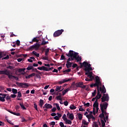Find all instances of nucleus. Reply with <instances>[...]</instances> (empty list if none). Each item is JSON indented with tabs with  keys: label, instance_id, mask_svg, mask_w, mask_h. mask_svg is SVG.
Listing matches in <instances>:
<instances>
[{
	"label": "nucleus",
	"instance_id": "8",
	"mask_svg": "<svg viewBox=\"0 0 127 127\" xmlns=\"http://www.w3.org/2000/svg\"><path fill=\"white\" fill-rule=\"evenodd\" d=\"M67 117L69 119V120H71V121H73L74 120V114L71 113L70 114V112H68L66 114Z\"/></svg>",
	"mask_w": 127,
	"mask_h": 127
},
{
	"label": "nucleus",
	"instance_id": "32",
	"mask_svg": "<svg viewBox=\"0 0 127 127\" xmlns=\"http://www.w3.org/2000/svg\"><path fill=\"white\" fill-rule=\"evenodd\" d=\"M32 54H34V55H35V56H36V57H39V56H40L39 55V54H38L37 53H36V52L35 51H33L32 52Z\"/></svg>",
	"mask_w": 127,
	"mask_h": 127
},
{
	"label": "nucleus",
	"instance_id": "38",
	"mask_svg": "<svg viewBox=\"0 0 127 127\" xmlns=\"http://www.w3.org/2000/svg\"><path fill=\"white\" fill-rule=\"evenodd\" d=\"M0 102H5L4 97L0 96Z\"/></svg>",
	"mask_w": 127,
	"mask_h": 127
},
{
	"label": "nucleus",
	"instance_id": "45",
	"mask_svg": "<svg viewBox=\"0 0 127 127\" xmlns=\"http://www.w3.org/2000/svg\"><path fill=\"white\" fill-rule=\"evenodd\" d=\"M100 90L98 89H97V96L102 97V94H101L100 92Z\"/></svg>",
	"mask_w": 127,
	"mask_h": 127
},
{
	"label": "nucleus",
	"instance_id": "5",
	"mask_svg": "<svg viewBox=\"0 0 127 127\" xmlns=\"http://www.w3.org/2000/svg\"><path fill=\"white\" fill-rule=\"evenodd\" d=\"M101 102L104 103L105 102H109V94H104L101 98Z\"/></svg>",
	"mask_w": 127,
	"mask_h": 127
},
{
	"label": "nucleus",
	"instance_id": "56",
	"mask_svg": "<svg viewBox=\"0 0 127 127\" xmlns=\"http://www.w3.org/2000/svg\"><path fill=\"white\" fill-rule=\"evenodd\" d=\"M90 119H92V121H95V117H94L93 115H91L90 116Z\"/></svg>",
	"mask_w": 127,
	"mask_h": 127
},
{
	"label": "nucleus",
	"instance_id": "29",
	"mask_svg": "<svg viewBox=\"0 0 127 127\" xmlns=\"http://www.w3.org/2000/svg\"><path fill=\"white\" fill-rule=\"evenodd\" d=\"M33 69V66L32 65H28V67L26 68V70L28 71H30V70H32Z\"/></svg>",
	"mask_w": 127,
	"mask_h": 127
},
{
	"label": "nucleus",
	"instance_id": "10",
	"mask_svg": "<svg viewBox=\"0 0 127 127\" xmlns=\"http://www.w3.org/2000/svg\"><path fill=\"white\" fill-rule=\"evenodd\" d=\"M95 82L100 84V86H102V83L101 82V80H100V77L98 76H96L95 77Z\"/></svg>",
	"mask_w": 127,
	"mask_h": 127
},
{
	"label": "nucleus",
	"instance_id": "43",
	"mask_svg": "<svg viewBox=\"0 0 127 127\" xmlns=\"http://www.w3.org/2000/svg\"><path fill=\"white\" fill-rule=\"evenodd\" d=\"M101 123L103 127H106V123L105 122V121H104V120H101Z\"/></svg>",
	"mask_w": 127,
	"mask_h": 127
},
{
	"label": "nucleus",
	"instance_id": "24",
	"mask_svg": "<svg viewBox=\"0 0 127 127\" xmlns=\"http://www.w3.org/2000/svg\"><path fill=\"white\" fill-rule=\"evenodd\" d=\"M49 43V42L48 41H45V40L44 39H43L42 42L41 44V45H46V44H48Z\"/></svg>",
	"mask_w": 127,
	"mask_h": 127
},
{
	"label": "nucleus",
	"instance_id": "34",
	"mask_svg": "<svg viewBox=\"0 0 127 127\" xmlns=\"http://www.w3.org/2000/svg\"><path fill=\"white\" fill-rule=\"evenodd\" d=\"M45 55L46 56H47L48 55H49V48L46 49L45 50Z\"/></svg>",
	"mask_w": 127,
	"mask_h": 127
},
{
	"label": "nucleus",
	"instance_id": "26",
	"mask_svg": "<svg viewBox=\"0 0 127 127\" xmlns=\"http://www.w3.org/2000/svg\"><path fill=\"white\" fill-rule=\"evenodd\" d=\"M70 91V88H67V89H66L65 90L63 91V96H64V95H65V94L68 91Z\"/></svg>",
	"mask_w": 127,
	"mask_h": 127
},
{
	"label": "nucleus",
	"instance_id": "31",
	"mask_svg": "<svg viewBox=\"0 0 127 127\" xmlns=\"http://www.w3.org/2000/svg\"><path fill=\"white\" fill-rule=\"evenodd\" d=\"M100 86L99 83H98L97 82H96L95 83H93V87H97V89H99V87Z\"/></svg>",
	"mask_w": 127,
	"mask_h": 127
},
{
	"label": "nucleus",
	"instance_id": "25",
	"mask_svg": "<svg viewBox=\"0 0 127 127\" xmlns=\"http://www.w3.org/2000/svg\"><path fill=\"white\" fill-rule=\"evenodd\" d=\"M64 122L66 125H72V121H71L70 120H68L67 119H66V120H65Z\"/></svg>",
	"mask_w": 127,
	"mask_h": 127
},
{
	"label": "nucleus",
	"instance_id": "50",
	"mask_svg": "<svg viewBox=\"0 0 127 127\" xmlns=\"http://www.w3.org/2000/svg\"><path fill=\"white\" fill-rule=\"evenodd\" d=\"M84 106H86V107H90V103H85V102H84Z\"/></svg>",
	"mask_w": 127,
	"mask_h": 127
},
{
	"label": "nucleus",
	"instance_id": "15",
	"mask_svg": "<svg viewBox=\"0 0 127 127\" xmlns=\"http://www.w3.org/2000/svg\"><path fill=\"white\" fill-rule=\"evenodd\" d=\"M71 78H68V79H64L63 81H61L59 82V84L61 85V84H64V83H66V82H69L71 81Z\"/></svg>",
	"mask_w": 127,
	"mask_h": 127
},
{
	"label": "nucleus",
	"instance_id": "42",
	"mask_svg": "<svg viewBox=\"0 0 127 127\" xmlns=\"http://www.w3.org/2000/svg\"><path fill=\"white\" fill-rule=\"evenodd\" d=\"M22 97V95L21 94V92H20V91H18L17 98H21Z\"/></svg>",
	"mask_w": 127,
	"mask_h": 127
},
{
	"label": "nucleus",
	"instance_id": "22",
	"mask_svg": "<svg viewBox=\"0 0 127 127\" xmlns=\"http://www.w3.org/2000/svg\"><path fill=\"white\" fill-rule=\"evenodd\" d=\"M39 105L40 108H42L43 106L44 105V101L42 99H40Z\"/></svg>",
	"mask_w": 127,
	"mask_h": 127
},
{
	"label": "nucleus",
	"instance_id": "53",
	"mask_svg": "<svg viewBox=\"0 0 127 127\" xmlns=\"http://www.w3.org/2000/svg\"><path fill=\"white\" fill-rule=\"evenodd\" d=\"M46 68H47V71H50L51 70H52L54 69V67H50V68H48L46 67Z\"/></svg>",
	"mask_w": 127,
	"mask_h": 127
},
{
	"label": "nucleus",
	"instance_id": "11",
	"mask_svg": "<svg viewBox=\"0 0 127 127\" xmlns=\"http://www.w3.org/2000/svg\"><path fill=\"white\" fill-rule=\"evenodd\" d=\"M105 115L107 116V111L102 112V114L99 115V118H100V119H104L105 118Z\"/></svg>",
	"mask_w": 127,
	"mask_h": 127
},
{
	"label": "nucleus",
	"instance_id": "18",
	"mask_svg": "<svg viewBox=\"0 0 127 127\" xmlns=\"http://www.w3.org/2000/svg\"><path fill=\"white\" fill-rule=\"evenodd\" d=\"M60 88H62V86H57L55 89L56 92H61V91H63V89H61Z\"/></svg>",
	"mask_w": 127,
	"mask_h": 127
},
{
	"label": "nucleus",
	"instance_id": "36",
	"mask_svg": "<svg viewBox=\"0 0 127 127\" xmlns=\"http://www.w3.org/2000/svg\"><path fill=\"white\" fill-rule=\"evenodd\" d=\"M77 115L78 116V119L80 121H81L82 120V119H83V116H82V115L80 113H78Z\"/></svg>",
	"mask_w": 127,
	"mask_h": 127
},
{
	"label": "nucleus",
	"instance_id": "13",
	"mask_svg": "<svg viewBox=\"0 0 127 127\" xmlns=\"http://www.w3.org/2000/svg\"><path fill=\"white\" fill-rule=\"evenodd\" d=\"M8 71H7V70H0V75H8Z\"/></svg>",
	"mask_w": 127,
	"mask_h": 127
},
{
	"label": "nucleus",
	"instance_id": "27",
	"mask_svg": "<svg viewBox=\"0 0 127 127\" xmlns=\"http://www.w3.org/2000/svg\"><path fill=\"white\" fill-rule=\"evenodd\" d=\"M32 72H36V73H38L39 74H41V72H40V71H39L38 70H37V69L36 68H34V67H33V68L32 69Z\"/></svg>",
	"mask_w": 127,
	"mask_h": 127
},
{
	"label": "nucleus",
	"instance_id": "46",
	"mask_svg": "<svg viewBox=\"0 0 127 127\" xmlns=\"http://www.w3.org/2000/svg\"><path fill=\"white\" fill-rule=\"evenodd\" d=\"M13 115H14V116H17L18 117H19V116H20V113L13 112Z\"/></svg>",
	"mask_w": 127,
	"mask_h": 127
},
{
	"label": "nucleus",
	"instance_id": "40",
	"mask_svg": "<svg viewBox=\"0 0 127 127\" xmlns=\"http://www.w3.org/2000/svg\"><path fill=\"white\" fill-rule=\"evenodd\" d=\"M12 92L13 94H17V90L15 89L14 88H13L12 89Z\"/></svg>",
	"mask_w": 127,
	"mask_h": 127
},
{
	"label": "nucleus",
	"instance_id": "52",
	"mask_svg": "<svg viewBox=\"0 0 127 127\" xmlns=\"http://www.w3.org/2000/svg\"><path fill=\"white\" fill-rule=\"evenodd\" d=\"M16 44L18 46H19V45H20V41L18 40H17L16 41Z\"/></svg>",
	"mask_w": 127,
	"mask_h": 127
},
{
	"label": "nucleus",
	"instance_id": "48",
	"mask_svg": "<svg viewBox=\"0 0 127 127\" xmlns=\"http://www.w3.org/2000/svg\"><path fill=\"white\" fill-rule=\"evenodd\" d=\"M61 60H65L66 58H65L64 56L62 55L61 57Z\"/></svg>",
	"mask_w": 127,
	"mask_h": 127
},
{
	"label": "nucleus",
	"instance_id": "16",
	"mask_svg": "<svg viewBox=\"0 0 127 127\" xmlns=\"http://www.w3.org/2000/svg\"><path fill=\"white\" fill-rule=\"evenodd\" d=\"M73 63H71L70 62H67L66 64V66L67 68H71L72 67V64Z\"/></svg>",
	"mask_w": 127,
	"mask_h": 127
},
{
	"label": "nucleus",
	"instance_id": "21",
	"mask_svg": "<svg viewBox=\"0 0 127 127\" xmlns=\"http://www.w3.org/2000/svg\"><path fill=\"white\" fill-rule=\"evenodd\" d=\"M99 107V102H98L97 100H96L93 104V109Z\"/></svg>",
	"mask_w": 127,
	"mask_h": 127
},
{
	"label": "nucleus",
	"instance_id": "47",
	"mask_svg": "<svg viewBox=\"0 0 127 127\" xmlns=\"http://www.w3.org/2000/svg\"><path fill=\"white\" fill-rule=\"evenodd\" d=\"M101 98H102V96H98V95H96V97H95V98H96V101H98V100H100V99H101Z\"/></svg>",
	"mask_w": 127,
	"mask_h": 127
},
{
	"label": "nucleus",
	"instance_id": "49",
	"mask_svg": "<svg viewBox=\"0 0 127 127\" xmlns=\"http://www.w3.org/2000/svg\"><path fill=\"white\" fill-rule=\"evenodd\" d=\"M63 120L64 121L65 120H67V117H66V114H64L63 116Z\"/></svg>",
	"mask_w": 127,
	"mask_h": 127
},
{
	"label": "nucleus",
	"instance_id": "59",
	"mask_svg": "<svg viewBox=\"0 0 127 127\" xmlns=\"http://www.w3.org/2000/svg\"><path fill=\"white\" fill-rule=\"evenodd\" d=\"M20 108V106H19V105H16L15 106V110H19V108Z\"/></svg>",
	"mask_w": 127,
	"mask_h": 127
},
{
	"label": "nucleus",
	"instance_id": "33",
	"mask_svg": "<svg viewBox=\"0 0 127 127\" xmlns=\"http://www.w3.org/2000/svg\"><path fill=\"white\" fill-rule=\"evenodd\" d=\"M19 105L21 108V109H23V110H26V108H25V107L24 106V105H23V103H19Z\"/></svg>",
	"mask_w": 127,
	"mask_h": 127
},
{
	"label": "nucleus",
	"instance_id": "7",
	"mask_svg": "<svg viewBox=\"0 0 127 127\" xmlns=\"http://www.w3.org/2000/svg\"><path fill=\"white\" fill-rule=\"evenodd\" d=\"M84 85V83L82 82H81L76 83L75 84V86L77 88H82V89H85L86 86L85 85Z\"/></svg>",
	"mask_w": 127,
	"mask_h": 127
},
{
	"label": "nucleus",
	"instance_id": "1",
	"mask_svg": "<svg viewBox=\"0 0 127 127\" xmlns=\"http://www.w3.org/2000/svg\"><path fill=\"white\" fill-rule=\"evenodd\" d=\"M67 57H70L67 59V62H70V61H73L74 59L76 60L77 62H81L82 61V58L79 56V53H76L73 51L70 50L68 54H66Z\"/></svg>",
	"mask_w": 127,
	"mask_h": 127
},
{
	"label": "nucleus",
	"instance_id": "58",
	"mask_svg": "<svg viewBox=\"0 0 127 127\" xmlns=\"http://www.w3.org/2000/svg\"><path fill=\"white\" fill-rule=\"evenodd\" d=\"M60 126L61 127H64V123H63V122H60Z\"/></svg>",
	"mask_w": 127,
	"mask_h": 127
},
{
	"label": "nucleus",
	"instance_id": "39",
	"mask_svg": "<svg viewBox=\"0 0 127 127\" xmlns=\"http://www.w3.org/2000/svg\"><path fill=\"white\" fill-rule=\"evenodd\" d=\"M69 72H71V69L70 68L63 71V73H69Z\"/></svg>",
	"mask_w": 127,
	"mask_h": 127
},
{
	"label": "nucleus",
	"instance_id": "54",
	"mask_svg": "<svg viewBox=\"0 0 127 127\" xmlns=\"http://www.w3.org/2000/svg\"><path fill=\"white\" fill-rule=\"evenodd\" d=\"M34 106L36 111H37V112H38V108H37V105L36 104H34Z\"/></svg>",
	"mask_w": 127,
	"mask_h": 127
},
{
	"label": "nucleus",
	"instance_id": "17",
	"mask_svg": "<svg viewBox=\"0 0 127 127\" xmlns=\"http://www.w3.org/2000/svg\"><path fill=\"white\" fill-rule=\"evenodd\" d=\"M37 69L38 70H40L41 71H46L47 70V68H46V67H45V66H42L41 67H38L37 68Z\"/></svg>",
	"mask_w": 127,
	"mask_h": 127
},
{
	"label": "nucleus",
	"instance_id": "6",
	"mask_svg": "<svg viewBox=\"0 0 127 127\" xmlns=\"http://www.w3.org/2000/svg\"><path fill=\"white\" fill-rule=\"evenodd\" d=\"M63 32H64V30H63V29L58 30L56 31L54 33V37H57L58 36H60V35H61V34H62Z\"/></svg>",
	"mask_w": 127,
	"mask_h": 127
},
{
	"label": "nucleus",
	"instance_id": "51",
	"mask_svg": "<svg viewBox=\"0 0 127 127\" xmlns=\"http://www.w3.org/2000/svg\"><path fill=\"white\" fill-rule=\"evenodd\" d=\"M64 106H68V105H69V102H68V101H64Z\"/></svg>",
	"mask_w": 127,
	"mask_h": 127
},
{
	"label": "nucleus",
	"instance_id": "37",
	"mask_svg": "<svg viewBox=\"0 0 127 127\" xmlns=\"http://www.w3.org/2000/svg\"><path fill=\"white\" fill-rule=\"evenodd\" d=\"M82 124L84 125V126H88V123L85 120H82Z\"/></svg>",
	"mask_w": 127,
	"mask_h": 127
},
{
	"label": "nucleus",
	"instance_id": "30",
	"mask_svg": "<svg viewBox=\"0 0 127 127\" xmlns=\"http://www.w3.org/2000/svg\"><path fill=\"white\" fill-rule=\"evenodd\" d=\"M37 38H38V37H37L34 38L32 39V42H38L39 41V40L37 39Z\"/></svg>",
	"mask_w": 127,
	"mask_h": 127
},
{
	"label": "nucleus",
	"instance_id": "28",
	"mask_svg": "<svg viewBox=\"0 0 127 127\" xmlns=\"http://www.w3.org/2000/svg\"><path fill=\"white\" fill-rule=\"evenodd\" d=\"M85 75H87V77H90L93 75V72L91 71V72H86Z\"/></svg>",
	"mask_w": 127,
	"mask_h": 127
},
{
	"label": "nucleus",
	"instance_id": "44",
	"mask_svg": "<svg viewBox=\"0 0 127 127\" xmlns=\"http://www.w3.org/2000/svg\"><path fill=\"white\" fill-rule=\"evenodd\" d=\"M8 59H9V56L7 55V56L2 58V60H8Z\"/></svg>",
	"mask_w": 127,
	"mask_h": 127
},
{
	"label": "nucleus",
	"instance_id": "55",
	"mask_svg": "<svg viewBox=\"0 0 127 127\" xmlns=\"http://www.w3.org/2000/svg\"><path fill=\"white\" fill-rule=\"evenodd\" d=\"M79 111L80 112H85V109H83V108H82V107H80V108H79Z\"/></svg>",
	"mask_w": 127,
	"mask_h": 127
},
{
	"label": "nucleus",
	"instance_id": "19",
	"mask_svg": "<svg viewBox=\"0 0 127 127\" xmlns=\"http://www.w3.org/2000/svg\"><path fill=\"white\" fill-rule=\"evenodd\" d=\"M84 71H85L86 73H88L90 71H93V68L92 67H87V66L84 68Z\"/></svg>",
	"mask_w": 127,
	"mask_h": 127
},
{
	"label": "nucleus",
	"instance_id": "41",
	"mask_svg": "<svg viewBox=\"0 0 127 127\" xmlns=\"http://www.w3.org/2000/svg\"><path fill=\"white\" fill-rule=\"evenodd\" d=\"M56 98L59 101H62V98H61V96L60 95L57 96Z\"/></svg>",
	"mask_w": 127,
	"mask_h": 127
},
{
	"label": "nucleus",
	"instance_id": "4",
	"mask_svg": "<svg viewBox=\"0 0 127 127\" xmlns=\"http://www.w3.org/2000/svg\"><path fill=\"white\" fill-rule=\"evenodd\" d=\"M40 47V44L36 43L34 45L30 46L29 48V50H34V49H35V50H38Z\"/></svg>",
	"mask_w": 127,
	"mask_h": 127
},
{
	"label": "nucleus",
	"instance_id": "14",
	"mask_svg": "<svg viewBox=\"0 0 127 127\" xmlns=\"http://www.w3.org/2000/svg\"><path fill=\"white\" fill-rule=\"evenodd\" d=\"M80 68H82L83 66H84V67L86 68V67H87L88 65V63L86 62H84L82 64L80 63Z\"/></svg>",
	"mask_w": 127,
	"mask_h": 127
},
{
	"label": "nucleus",
	"instance_id": "3",
	"mask_svg": "<svg viewBox=\"0 0 127 127\" xmlns=\"http://www.w3.org/2000/svg\"><path fill=\"white\" fill-rule=\"evenodd\" d=\"M109 106V104L107 102H104L103 104H100V109L101 110V112H106V110L108 109V106Z\"/></svg>",
	"mask_w": 127,
	"mask_h": 127
},
{
	"label": "nucleus",
	"instance_id": "9",
	"mask_svg": "<svg viewBox=\"0 0 127 127\" xmlns=\"http://www.w3.org/2000/svg\"><path fill=\"white\" fill-rule=\"evenodd\" d=\"M52 109L53 106L50 104L46 103L44 106L43 107V109Z\"/></svg>",
	"mask_w": 127,
	"mask_h": 127
},
{
	"label": "nucleus",
	"instance_id": "23",
	"mask_svg": "<svg viewBox=\"0 0 127 127\" xmlns=\"http://www.w3.org/2000/svg\"><path fill=\"white\" fill-rule=\"evenodd\" d=\"M99 91L101 92V94H105L107 92L106 89L102 88L101 87L99 88Z\"/></svg>",
	"mask_w": 127,
	"mask_h": 127
},
{
	"label": "nucleus",
	"instance_id": "20",
	"mask_svg": "<svg viewBox=\"0 0 127 127\" xmlns=\"http://www.w3.org/2000/svg\"><path fill=\"white\" fill-rule=\"evenodd\" d=\"M34 76H35V73H32L28 76H26L25 78L26 79H30V78H32V77H34Z\"/></svg>",
	"mask_w": 127,
	"mask_h": 127
},
{
	"label": "nucleus",
	"instance_id": "63",
	"mask_svg": "<svg viewBox=\"0 0 127 127\" xmlns=\"http://www.w3.org/2000/svg\"><path fill=\"white\" fill-rule=\"evenodd\" d=\"M43 60L48 61V57H43Z\"/></svg>",
	"mask_w": 127,
	"mask_h": 127
},
{
	"label": "nucleus",
	"instance_id": "12",
	"mask_svg": "<svg viewBox=\"0 0 127 127\" xmlns=\"http://www.w3.org/2000/svg\"><path fill=\"white\" fill-rule=\"evenodd\" d=\"M7 76H8L9 79H13V78H14L15 79H16V80H18V77L12 75H10L9 71H8V74H7Z\"/></svg>",
	"mask_w": 127,
	"mask_h": 127
},
{
	"label": "nucleus",
	"instance_id": "64",
	"mask_svg": "<svg viewBox=\"0 0 127 127\" xmlns=\"http://www.w3.org/2000/svg\"><path fill=\"white\" fill-rule=\"evenodd\" d=\"M6 100L7 101L8 100H10L11 98H10V96H7V97L5 98Z\"/></svg>",
	"mask_w": 127,
	"mask_h": 127
},
{
	"label": "nucleus",
	"instance_id": "35",
	"mask_svg": "<svg viewBox=\"0 0 127 127\" xmlns=\"http://www.w3.org/2000/svg\"><path fill=\"white\" fill-rule=\"evenodd\" d=\"M69 108L70 110H76V106H74V105H71Z\"/></svg>",
	"mask_w": 127,
	"mask_h": 127
},
{
	"label": "nucleus",
	"instance_id": "60",
	"mask_svg": "<svg viewBox=\"0 0 127 127\" xmlns=\"http://www.w3.org/2000/svg\"><path fill=\"white\" fill-rule=\"evenodd\" d=\"M88 77L90 78L89 79H90V81H93V80L94 79V76L93 75Z\"/></svg>",
	"mask_w": 127,
	"mask_h": 127
},
{
	"label": "nucleus",
	"instance_id": "2",
	"mask_svg": "<svg viewBox=\"0 0 127 127\" xmlns=\"http://www.w3.org/2000/svg\"><path fill=\"white\" fill-rule=\"evenodd\" d=\"M16 85L18 86V87H20V88H28V87L31 86L30 83H24V82H16Z\"/></svg>",
	"mask_w": 127,
	"mask_h": 127
},
{
	"label": "nucleus",
	"instance_id": "62",
	"mask_svg": "<svg viewBox=\"0 0 127 127\" xmlns=\"http://www.w3.org/2000/svg\"><path fill=\"white\" fill-rule=\"evenodd\" d=\"M54 120H56V121H59V117L57 116L54 118Z\"/></svg>",
	"mask_w": 127,
	"mask_h": 127
},
{
	"label": "nucleus",
	"instance_id": "57",
	"mask_svg": "<svg viewBox=\"0 0 127 127\" xmlns=\"http://www.w3.org/2000/svg\"><path fill=\"white\" fill-rule=\"evenodd\" d=\"M77 66H78V64H72V68H76V67H77Z\"/></svg>",
	"mask_w": 127,
	"mask_h": 127
},
{
	"label": "nucleus",
	"instance_id": "61",
	"mask_svg": "<svg viewBox=\"0 0 127 127\" xmlns=\"http://www.w3.org/2000/svg\"><path fill=\"white\" fill-rule=\"evenodd\" d=\"M88 77L90 78L89 79H90V81H93V80L94 79V76L93 75Z\"/></svg>",
	"mask_w": 127,
	"mask_h": 127
}]
</instances>
